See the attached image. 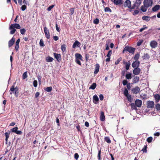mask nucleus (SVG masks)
<instances>
[{"instance_id":"nucleus-1","label":"nucleus","mask_w":160,"mask_h":160,"mask_svg":"<svg viewBox=\"0 0 160 160\" xmlns=\"http://www.w3.org/2000/svg\"><path fill=\"white\" fill-rule=\"evenodd\" d=\"M135 48L131 47L126 46L124 48L122 53H124L125 51H128L130 53L133 54L135 52Z\"/></svg>"},{"instance_id":"nucleus-2","label":"nucleus","mask_w":160,"mask_h":160,"mask_svg":"<svg viewBox=\"0 0 160 160\" xmlns=\"http://www.w3.org/2000/svg\"><path fill=\"white\" fill-rule=\"evenodd\" d=\"M152 0H144L143 2L144 6L146 7L152 6Z\"/></svg>"},{"instance_id":"nucleus-3","label":"nucleus","mask_w":160,"mask_h":160,"mask_svg":"<svg viewBox=\"0 0 160 160\" xmlns=\"http://www.w3.org/2000/svg\"><path fill=\"white\" fill-rule=\"evenodd\" d=\"M44 31L45 33L46 37L48 39H49L50 38L49 32L48 30V28L46 27H45L44 28Z\"/></svg>"},{"instance_id":"nucleus-4","label":"nucleus","mask_w":160,"mask_h":160,"mask_svg":"<svg viewBox=\"0 0 160 160\" xmlns=\"http://www.w3.org/2000/svg\"><path fill=\"white\" fill-rule=\"evenodd\" d=\"M21 28V26L18 23H14L10 25L9 27V29H19Z\"/></svg>"},{"instance_id":"nucleus-5","label":"nucleus","mask_w":160,"mask_h":160,"mask_svg":"<svg viewBox=\"0 0 160 160\" xmlns=\"http://www.w3.org/2000/svg\"><path fill=\"white\" fill-rule=\"evenodd\" d=\"M132 71L133 73L135 75H139L140 73L141 70L140 68H135Z\"/></svg>"},{"instance_id":"nucleus-6","label":"nucleus","mask_w":160,"mask_h":160,"mask_svg":"<svg viewBox=\"0 0 160 160\" xmlns=\"http://www.w3.org/2000/svg\"><path fill=\"white\" fill-rule=\"evenodd\" d=\"M123 6L124 7L131 8V2L129 0H126Z\"/></svg>"},{"instance_id":"nucleus-7","label":"nucleus","mask_w":160,"mask_h":160,"mask_svg":"<svg viewBox=\"0 0 160 160\" xmlns=\"http://www.w3.org/2000/svg\"><path fill=\"white\" fill-rule=\"evenodd\" d=\"M154 102L152 101H149L147 102V106L148 108H152L154 107Z\"/></svg>"},{"instance_id":"nucleus-8","label":"nucleus","mask_w":160,"mask_h":160,"mask_svg":"<svg viewBox=\"0 0 160 160\" xmlns=\"http://www.w3.org/2000/svg\"><path fill=\"white\" fill-rule=\"evenodd\" d=\"M140 63L139 61L136 60L132 63V66L133 68H139L138 67L139 66Z\"/></svg>"},{"instance_id":"nucleus-9","label":"nucleus","mask_w":160,"mask_h":160,"mask_svg":"<svg viewBox=\"0 0 160 160\" xmlns=\"http://www.w3.org/2000/svg\"><path fill=\"white\" fill-rule=\"evenodd\" d=\"M53 54L54 58L56 59L57 60L58 62H60L61 61V55L60 54L54 53Z\"/></svg>"},{"instance_id":"nucleus-10","label":"nucleus","mask_w":160,"mask_h":160,"mask_svg":"<svg viewBox=\"0 0 160 160\" xmlns=\"http://www.w3.org/2000/svg\"><path fill=\"white\" fill-rule=\"evenodd\" d=\"M132 91L133 93L137 94L139 92L140 88L138 87H136L132 89Z\"/></svg>"},{"instance_id":"nucleus-11","label":"nucleus","mask_w":160,"mask_h":160,"mask_svg":"<svg viewBox=\"0 0 160 160\" xmlns=\"http://www.w3.org/2000/svg\"><path fill=\"white\" fill-rule=\"evenodd\" d=\"M113 2L115 5L122 4L123 3V1L122 0H111Z\"/></svg>"},{"instance_id":"nucleus-12","label":"nucleus","mask_w":160,"mask_h":160,"mask_svg":"<svg viewBox=\"0 0 160 160\" xmlns=\"http://www.w3.org/2000/svg\"><path fill=\"white\" fill-rule=\"evenodd\" d=\"M15 38L13 37H12V39L9 41L8 42V47L9 48L11 47V46H12L15 41Z\"/></svg>"},{"instance_id":"nucleus-13","label":"nucleus","mask_w":160,"mask_h":160,"mask_svg":"<svg viewBox=\"0 0 160 160\" xmlns=\"http://www.w3.org/2000/svg\"><path fill=\"white\" fill-rule=\"evenodd\" d=\"M150 45L152 48H154L157 46L158 43L155 41H152L150 42Z\"/></svg>"},{"instance_id":"nucleus-14","label":"nucleus","mask_w":160,"mask_h":160,"mask_svg":"<svg viewBox=\"0 0 160 160\" xmlns=\"http://www.w3.org/2000/svg\"><path fill=\"white\" fill-rule=\"evenodd\" d=\"M142 100L139 99H136L135 102V103L136 106L138 107H140L142 104Z\"/></svg>"},{"instance_id":"nucleus-15","label":"nucleus","mask_w":160,"mask_h":160,"mask_svg":"<svg viewBox=\"0 0 160 160\" xmlns=\"http://www.w3.org/2000/svg\"><path fill=\"white\" fill-rule=\"evenodd\" d=\"M17 90L18 91V88L17 87H16L14 88V86L13 85L12 86L10 89V93L11 95H12L14 91V90Z\"/></svg>"},{"instance_id":"nucleus-16","label":"nucleus","mask_w":160,"mask_h":160,"mask_svg":"<svg viewBox=\"0 0 160 160\" xmlns=\"http://www.w3.org/2000/svg\"><path fill=\"white\" fill-rule=\"evenodd\" d=\"M80 45V43L78 41L76 40L73 43L72 47L73 48H75L76 47H79Z\"/></svg>"},{"instance_id":"nucleus-17","label":"nucleus","mask_w":160,"mask_h":160,"mask_svg":"<svg viewBox=\"0 0 160 160\" xmlns=\"http://www.w3.org/2000/svg\"><path fill=\"white\" fill-rule=\"evenodd\" d=\"M100 66L99 64H96L95 65V70L94 73L95 74H97L99 70Z\"/></svg>"},{"instance_id":"nucleus-18","label":"nucleus","mask_w":160,"mask_h":160,"mask_svg":"<svg viewBox=\"0 0 160 160\" xmlns=\"http://www.w3.org/2000/svg\"><path fill=\"white\" fill-rule=\"evenodd\" d=\"M123 63L125 64V68L127 70H128L130 66V61H128L126 62H124Z\"/></svg>"},{"instance_id":"nucleus-19","label":"nucleus","mask_w":160,"mask_h":160,"mask_svg":"<svg viewBox=\"0 0 160 160\" xmlns=\"http://www.w3.org/2000/svg\"><path fill=\"white\" fill-rule=\"evenodd\" d=\"M160 6L159 5H156L152 8V10L154 12H156L159 9Z\"/></svg>"},{"instance_id":"nucleus-20","label":"nucleus","mask_w":160,"mask_h":160,"mask_svg":"<svg viewBox=\"0 0 160 160\" xmlns=\"http://www.w3.org/2000/svg\"><path fill=\"white\" fill-rule=\"evenodd\" d=\"M105 116L103 112H101L100 115V120L102 121H104L105 120Z\"/></svg>"},{"instance_id":"nucleus-21","label":"nucleus","mask_w":160,"mask_h":160,"mask_svg":"<svg viewBox=\"0 0 160 160\" xmlns=\"http://www.w3.org/2000/svg\"><path fill=\"white\" fill-rule=\"evenodd\" d=\"M76 59H79L82 60V56L79 53H76L75 54Z\"/></svg>"},{"instance_id":"nucleus-22","label":"nucleus","mask_w":160,"mask_h":160,"mask_svg":"<svg viewBox=\"0 0 160 160\" xmlns=\"http://www.w3.org/2000/svg\"><path fill=\"white\" fill-rule=\"evenodd\" d=\"M139 78L138 76H136L132 79L133 83H137L139 80Z\"/></svg>"},{"instance_id":"nucleus-23","label":"nucleus","mask_w":160,"mask_h":160,"mask_svg":"<svg viewBox=\"0 0 160 160\" xmlns=\"http://www.w3.org/2000/svg\"><path fill=\"white\" fill-rule=\"evenodd\" d=\"M93 102L94 103H96V102L99 101L98 97L96 95H94L93 97Z\"/></svg>"},{"instance_id":"nucleus-24","label":"nucleus","mask_w":160,"mask_h":160,"mask_svg":"<svg viewBox=\"0 0 160 160\" xmlns=\"http://www.w3.org/2000/svg\"><path fill=\"white\" fill-rule=\"evenodd\" d=\"M154 98H155L156 102H158L160 99V95L158 94H156L154 95Z\"/></svg>"},{"instance_id":"nucleus-25","label":"nucleus","mask_w":160,"mask_h":160,"mask_svg":"<svg viewBox=\"0 0 160 160\" xmlns=\"http://www.w3.org/2000/svg\"><path fill=\"white\" fill-rule=\"evenodd\" d=\"M53 60V58L52 57L48 56L46 58V60L47 62H52Z\"/></svg>"},{"instance_id":"nucleus-26","label":"nucleus","mask_w":160,"mask_h":160,"mask_svg":"<svg viewBox=\"0 0 160 160\" xmlns=\"http://www.w3.org/2000/svg\"><path fill=\"white\" fill-rule=\"evenodd\" d=\"M10 133V132H8L5 133V135L6 136L5 140L6 141V143H7L8 142V140L9 137V135Z\"/></svg>"},{"instance_id":"nucleus-27","label":"nucleus","mask_w":160,"mask_h":160,"mask_svg":"<svg viewBox=\"0 0 160 160\" xmlns=\"http://www.w3.org/2000/svg\"><path fill=\"white\" fill-rule=\"evenodd\" d=\"M142 0H136V1L135 4H136V5H137V9H138L139 6L141 4V1Z\"/></svg>"},{"instance_id":"nucleus-28","label":"nucleus","mask_w":160,"mask_h":160,"mask_svg":"<svg viewBox=\"0 0 160 160\" xmlns=\"http://www.w3.org/2000/svg\"><path fill=\"white\" fill-rule=\"evenodd\" d=\"M150 18L151 17L148 16H143L142 17V19L147 21H149L150 20Z\"/></svg>"},{"instance_id":"nucleus-29","label":"nucleus","mask_w":160,"mask_h":160,"mask_svg":"<svg viewBox=\"0 0 160 160\" xmlns=\"http://www.w3.org/2000/svg\"><path fill=\"white\" fill-rule=\"evenodd\" d=\"M132 73H129L126 74L125 75L126 78L127 79H131L132 78Z\"/></svg>"},{"instance_id":"nucleus-30","label":"nucleus","mask_w":160,"mask_h":160,"mask_svg":"<svg viewBox=\"0 0 160 160\" xmlns=\"http://www.w3.org/2000/svg\"><path fill=\"white\" fill-rule=\"evenodd\" d=\"M96 86V84L95 83H93L92 85L89 88V89L94 90Z\"/></svg>"},{"instance_id":"nucleus-31","label":"nucleus","mask_w":160,"mask_h":160,"mask_svg":"<svg viewBox=\"0 0 160 160\" xmlns=\"http://www.w3.org/2000/svg\"><path fill=\"white\" fill-rule=\"evenodd\" d=\"M148 7H146L145 6H142L141 8V10L143 12H145L147 10V8Z\"/></svg>"},{"instance_id":"nucleus-32","label":"nucleus","mask_w":160,"mask_h":160,"mask_svg":"<svg viewBox=\"0 0 160 160\" xmlns=\"http://www.w3.org/2000/svg\"><path fill=\"white\" fill-rule=\"evenodd\" d=\"M127 97V98L128 100V101L130 102H131L132 101V97L130 95H129L127 96H126Z\"/></svg>"},{"instance_id":"nucleus-33","label":"nucleus","mask_w":160,"mask_h":160,"mask_svg":"<svg viewBox=\"0 0 160 160\" xmlns=\"http://www.w3.org/2000/svg\"><path fill=\"white\" fill-rule=\"evenodd\" d=\"M61 49L62 52L66 51V45L63 44L61 46Z\"/></svg>"},{"instance_id":"nucleus-34","label":"nucleus","mask_w":160,"mask_h":160,"mask_svg":"<svg viewBox=\"0 0 160 160\" xmlns=\"http://www.w3.org/2000/svg\"><path fill=\"white\" fill-rule=\"evenodd\" d=\"M130 105L131 106V108L133 109H137V106L136 105L135 103H132Z\"/></svg>"},{"instance_id":"nucleus-35","label":"nucleus","mask_w":160,"mask_h":160,"mask_svg":"<svg viewBox=\"0 0 160 160\" xmlns=\"http://www.w3.org/2000/svg\"><path fill=\"white\" fill-rule=\"evenodd\" d=\"M104 139L105 141L108 143H110L111 142V141L109 137H105Z\"/></svg>"},{"instance_id":"nucleus-36","label":"nucleus","mask_w":160,"mask_h":160,"mask_svg":"<svg viewBox=\"0 0 160 160\" xmlns=\"http://www.w3.org/2000/svg\"><path fill=\"white\" fill-rule=\"evenodd\" d=\"M104 11L106 12H112L111 10L108 7H106L105 8Z\"/></svg>"},{"instance_id":"nucleus-37","label":"nucleus","mask_w":160,"mask_h":160,"mask_svg":"<svg viewBox=\"0 0 160 160\" xmlns=\"http://www.w3.org/2000/svg\"><path fill=\"white\" fill-rule=\"evenodd\" d=\"M28 77L27 72H25L22 74V78L23 79H25Z\"/></svg>"},{"instance_id":"nucleus-38","label":"nucleus","mask_w":160,"mask_h":160,"mask_svg":"<svg viewBox=\"0 0 160 160\" xmlns=\"http://www.w3.org/2000/svg\"><path fill=\"white\" fill-rule=\"evenodd\" d=\"M123 94L126 97L129 95L128 94V92L126 88H125L124 89L123 92Z\"/></svg>"},{"instance_id":"nucleus-39","label":"nucleus","mask_w":160,"mask_h":160,"mask_svg":"<svg viewBox=\"0 0 160 160\" xmlns=\"http://www.w3.org/2000/svg\"><path fill=\"white\" fill-rule=\"evenodd\" d=\"M143 59H148L149 58V55L148 53L144 54L142 57Z\"/></svg>"},{"instance_id":"nucleus-40","label":"nucleus","mask_w":160,"mask_h":160,"mask_svg":"<svg viewBox=\"0 0 160 160\" xmlns=\"http://www.w3.org/2000/svg\"><path fill=\"white\" fill-rule=\"evenodd\" d=\"M52 89V87H48L45 89V90L47 92H51Z\"/></svg>"},{"instance_id":"nucleus-41","label":"nucleus","mask_w":160,"mask_h":160,"mask_svg":"<svg viewBox=\"0 0 160 160\" xmlns=\"http://www.w3.org/2000/svg\"><path fill=\"white\" fill-rule=\"evenodd\" d=\"M155 108L157 111L160 110V104L159 103L156 104L155 105Z\"/></svg>"},{"instance_id":"nucleus-42","label":"nucleus","mask_w":160,"mask_h":160,"mask_svg":"<svg viewBox=\"0 0 160 160\" xmlns=\"http://www.w3.org/2000/svg\"><path fill=\"white\" fill-rule=\"evenodd\" d=\"M152 140V137H150L147 138V142L148 143H150Z\"/></svg>"},{"instance_id":"nucleus-43","label":"nucleus","mask_w":160,"mask_h":160,"mask_svg":"<svg viewBox=\"0 0 160 160\" xmlns=\"http://www.w3.org/2000/svg\"><path fill=\"white\" fill-rule=\"evenodd\" d=\"M140 56V54L139 53H137L135 54L134 58V59L135 60H137L139 58Z\"/></svg>"},{"instance_id":"nucleus-44","label":"nucleus","mask_w":160,"mask_h":160,"mask_svg":"<svg viewBox=\"0 0 160 160\" xmlns=\"http://www.w3.org/2000/svg\"><path fill=\"white\" fill-rule=\"evenodd\" d=\"M147 28H148V27H146V25H143V27L142 28H140L139 29V32H142L144 30L147 29Z\"/></svg>"},{"instance_id":"nucleus-45","label":"nucleus","mask_w":160,"mask_h":160,"mask_svg":"<svg viewBox=\"0 0 160 160\" xmlns=\"http://www.w3.org/2000/svg\"><path fill=\"white\" fill-rule=\"evenodd\" d=\"M10 29L11 30L10 32V34H13L16 31L15 29Z\"/></svg>"},{"instance_id":"nucleus-46","label":"nucleus","mask_w":160,"mask_h":160,"mask_svg":"<svg viewBox=\"0 0 160 160\" xmlns=\"http://www.w3.org/2000/svg\"><path fill=\"white\" fill-rule=\"evenodd\" d=\"M143 40L142 39H140L139 41L137 42V46H139L142 43Z\"/></svg>"},{"instance_id":"nucleus-47","label":"nucleus","mask_w":160,"mask_h":160,"mask_svg":"<svg viewBox=\"0 0 160 160\" xmlns=\"http://www.w3.org/2000/svg\"><path fill=\"white\" fill-rule=\"evenodd\" d=\"M122 58L121 57H120V58H118L116 61L115 62V64L116 65L118 64L122 60Z\"/></svg>"},{"instance_id":"nucleus-48","label":"nucleus","mask_w":160,"mask_h":160,"mask_svg":"<svg viewBox=\"0 0 160 160\" xmlns=\"http://www.w3.org/2000/svg\"><path fill=\"white\" fill-rule=\"evenodd\" d=\"M18 129V128L17 127H16L15 128H13L11 130L12 132H14L16 133V132L17 131Z\"/></svg>"},{"instance_id":"nucleus-49","label":"nucleus","mask_w":160,"mask_h":160,"mask_svg":"<svg viewBox=\"0 0 160 160\" xmlns=\"http://www.w3.org/2000/svg\"><path fill=\"white\" fill-rule=\"evenodd\" d=\"M99 20L98 18H96L93 20V23L95 24H98L99 23Z\"/></svg>"},{"instance_id":"nucleus-50","label":"nucleus","mask_w":160,"mask_h":160,"mask_svg":"<svg viewBox=\"0 0 160 160\" xmlns=\"http://www.w3.org/2000/svg\"><path fill=\"white\" fill-rule=\"evenodd\" d=\"M26 32V30L24 28H22L20 30V32L22 34H24Z\"/></svg>"},{"instance_id":"nucleus-51","label":"nucleus","mask_w":160,"mask_h":160,"mask_svg":"<svg viewBox=\"0 0 160 160\" xmlns=\"http://www.w3.org/2000/svg\"><path fill=\"white\" fill-rule=\"evenodd\" d=\"M81 60L79 59H75V62L76 63H77V64H79L80 65H81V62L80 61Z\"/></svg>"},{"instance_id":"nucleus-52","label":"nucleus","mask_w":160,"mask_h":160,"mask_svg":"<svg viewBox=\"0 0 160 160\" xmlns=\"http://www.w3.org/2000/svg\"><path fill=\"white\" fill-rule=\"evenodd\" d=\"M69 10L71 12V15L73 14L74 12V8H70Z\"/></svg>"},{"instance_id":"nucleus-53","label":"nucleus","mask_w":160,"mask_h":160,"mask_svg":"<svg viewBox=\"0 0 160 160\" xmlns=\"http://www.w3.org/2000/svg\"><path fill=\"white\" fill-rule=\"evenodd\" d=\"M101 153V150H100L98 151V160H100L101 159V157H100Z\"/></svg>"},{"instance_id":"nucleus-54","label":"nucleus","mask_w":160,"mask_h":160,"mask_svg":"<svg viewBox=\"0 0 160 160\" xmlns=\"http://www.w3.org/2000/svg\"><path fill=\"white\" fill-rule=\"evenodd\" d=\"M39 44H40V45L41 47H43L44 46L43 42L42 39H41L40 40V42H39Z\"/></svg>"},{"instance_id":"nucleus-55","label":"nucleus","mask_w":160,"mask_h":160,"mask_svg":"<svg viewBox=\"0 0 160 160\" xmlns=\"http://www.w3.org/2000/svg\"><path fill=\"white\" fill-rule=\"evenodd\" d=\"M54 5H52L49 6L47 8V10L49 11L51 10L54 7Z\"/></svg>"},{"instance_id":"nucleus-56","label":"nucleus","mask_w":160,"mask_h":160,"mask_svg":"<svg viewBox=\"0 0 160 160\" xmlns=\"http://www.w3.org/2000/svg\"><path fill=\"white\" fill-rule=\"evenodd\" d=\"M14 95L15 96L17 97L18 95L19 91L17 90H14Z\"/></svg>"},{"instance_id":"nucleus-57","label":"nucleus","mask_w":160,"mask_h":160,"mask_svg":"<svg viewBox=\"0 0 160 160\" xmlns=\"http://www.w3.org/2000/svg\"><path fill=\"white\" fill-rule=\"evenodd\" d=\"M21 9L22 11H24L27 8V7L25 5H23L21 7Z\"/></svg>"},{"instance_id":"nucleus-58","label":"nucleus","mask_w":160,"mask_h":160,"mask_svg":"<svg viewBox=\"0 0 160 160\" xmlns=\"http://www.w3.org/2000/svg\"><path fill=\"white\" fill-rule=\"evenodd\" d=\"M128 81L126 80H124L122 82V84L124 86L127 85L128 83Z\"/></svg>"},{"instance_id":"nucleus-59","label":"nucleus","mask_w":160,"mask_h":160,"mask_svg":"<svg viewBox=\"0 0 160 160\" xmlns=\"http://www.w3.org/2000/svg\"><path fill=\"white\" fill-rule=\"evenodd\" d=\"M79 157V155L78 153H75L74 154V158L76 160H77Z\"/></svg>"},{"instance_id":"nucleus-60","label":"nucleus","mask_w":160,"mask_h":160,"mask_svg":"<svg viewBox=\"0 0 160 160\" xmlns=\"http://www.w3.org/2000/svg\"><path fill=\"white\" fill-rule=\"evenodd\" d=\"M38 82L36 80H34L33 82V85L35 87L37 86Z\"/></svg>"},{"instance_id":"nucleus-61","label":"nucleus","mask_w":160,"mask_h":160,"mask_svg":"<svg viewBox=\"0 0 160 160\" xmlns=\"http://www.w3.org/2000/svg\"><path fill=\"white\" fill-rule=\"evenodd\" d=\"M112 50H110L108 52V53L107 55V57H110L112 54Z\"/></svg>"},{"instance_id":"nucleus-62","label":"nucleus","mask_w":160,"mask_h":160,"mask_svg":"<svg viewBox=\"0 0 160 160\" xmlns=\"http://www.w3.org/2000/svg\"><path fill=\"white\" fill-rule=\"evenodd\" d=\"M56 26V28L57 31L58 32H59L60 31V28H59L58 26V24L56 23L55 25Z\"/></svg>"},{"instance_id":"nucleus-63","label":"nucleus","mask_w":160,"mask_h":160,"mask_svg":"<svg viewBox=\"0 0 160 160\" xmlns=\"http://www.w3.org/2000/svg\"><path fill=\"white\" fill-rule=\"evenodd\" d=\"M147 146H144L143 148L142 149V151H143V152H146L147 151Z\"/></svg>"},{"instance_id":"nucleus-64","label":"nucleus","mask_w":160,"mask_h":160,"mask_svg":"<svg viewBox=\"0 0 160 160\" xmlns=\"http://www.w3.org/2000/svg\"><path fill=\"white\" fill-rule=\"evenodd\" d=\"M138 13H139V11L138 10H135L134 11V12L133 13V15H135L137 14H138Z\"/></svg>"}]
</instances>
